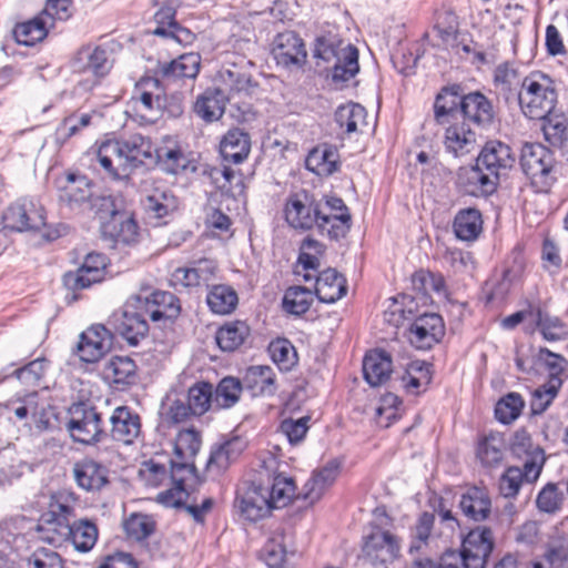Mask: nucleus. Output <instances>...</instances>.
<instances>
[{"mask_svg":"<svg viewBox=\"0 0 568 568\" xmlns=\"http://www.w3.org/2000/svg\"><path fill=\"white\" fill-rule=\"evenodd\" d=\"M366 116L365 108L354 102L339 105L334 113L335 123L347 135L362 132V128L367 125Z\"/></svg>","mask_w":568,"mask_h":568,"instance_id":"42","label":"nucleus"},{"mask_svg":"<svg viewBox=\"0 0 568 568\" xmlns=\"http://www.w3.org/2000/svg\"><path fill=\"white\" fill-rule=\"evenodd\" d=\"M479 165L499 179L506 175L516 162V154L511 148L501 141L490 140L485 143L477 159Z\"/></svg>","mask_w":568,"mask_h":568,"instance_id":"19","label":"nucleus"},{"mask_svg":"<svg viewBox=\"0 0 568 568\" xmlns=\"http://www.w3.org/2000/svg\"><path fill=\"white\" fill-rule=\"evenodd\" d=\"M525 407V400L519 393L510 392L503 396L495 405V417L501 424L515 422Z\"/></svg>","mask_w":568,"mask_h":568,"instance_id":"61","label":"nucleus"},{"mask_svg":"<svg viewBox=\"0 0 568 568\" xmlns=\"http://www.w3.org/2000/svg\"><path fill=\"white\" fill-rule=\"evenodd\" d=\"M32 428L37 433L52 432L59 427L58 413L47 399L37 393V407L31 410Z\"/></svg>","mask_w":568,"mask_h":568,"instance_id":"57","label":"nucleus"},{"mask_svg":"<svg viewBox=\"0 0 568 568\" xmlns=\"http://www.w3.org/2000/svg\"><path fill=\"white\" fill-rule=\"evenodd\" d=\"M112 339V334L105 326L92 325L80 335L77 353L81 361L95 363L111 348Z\"/></svg>","mask_w":568,"mask_h":568,"instance_id":"21","label":"nucleus"},{"mask_svg":"<svg viewBox=\"0 0 568 568\" xmlns=\"http://www.w3.org/2000/svg\"><path fill=\"white\" fill-rule=\"evenodd\" d=\"M460 114L464 120L483 128L490 126L495 120V110L490 100L479 91L463 95Z\"/></svg>","mask_w":568,"mask_h":568,"instance_id":"29","label":"nucleus"},{"mask_svg":"<svg viewBox=\"0 0 568 568\" xmlns=\"http://www.w3.org/2000/svg\"><path fill=\"white\" fill-rule=\"evenodd\" d=\"M70 414L67 428L74 442L91 445L108 436L102 426L101 414L95 407L83 403L74 404Z\"/></svg>","mask_w":568,"mask_h":568,"instance_id":"7","label":"nucleus"},{"mask_svg":"<svg viewBox=\"0 0 568 568\" xmlns=\"http://www.w3.org/2000/svg\"><path fill=\"white\" fill-rule=\"evenodd\" d=\"M515 100L526 118L541 120L544 123L555 114L558 93L550 77L535 72L523 79Z\"/></svg>","mask_w":568,"mask_h":568,"instance_id":"4","label":"nucleus"},{"mask_svg":"<svg viewBox=\"0 0 568 568\" xmlns=\"http://www.w3.org/2000/svg\"><path fill=\"white\" fill-rule=\"evenodd\" d=\"M154 146L150 138L133 133L118 140L102 142L97 160L112 179L128 176L129 171L140 165H153Z\"/></svg>","mask_w":568,"mask_h":568,"instance_id":"2","label":"nucleus"},{"mask_svg":"<svg viewBox=\"0 0 568 568\" xmlns=\"http://www.w3.org/2000/svg\"><path fill=\"white\" fill-rule=\"evenodd\" d=\"M457 182L464 191L473 196H487L493 194L498 185L497 178L476 163L459 169Z\"/></svg>","mask_w":568,"mask_h":568,"instance_id":"24","label":"nucleus"},{"mask_svg":"<svg viewBox=\"0 0 568 568\" xmlns=\"http://www.w3.org/2000/svg\"><path fill=\"white\" fill-rule=\"evenodd\" d=\"M51 26L52 23L41 13L32 20L17 24L13 36L18 43L30 47L43 40Z\"/></svg>","mask_w":568,"mask_h":568,"instance_id":"50","label":"nucleus"},{"mask_svg":"<svg viewBox=\"0 0 568 568\" xmlns=\"http://www.w3.org/2000/svg\"><path fill=\"white\" fill-rule=\"evenodd\" d=\"M462 513L473 521H484L491 514V499L489 493L481 487H469L460 497Z\"/></svg>","mask_w":568,"mask_h":568,"instance_id":"33","label":"nucleus"},{"mask_svg":"<svg viewBox=\"0 0 568 568\" xmlns=\"http://www.w3.org/2000/svg\"><path fill=\"white\" fill-rule=\"evenodd\" d=\"M250 328L244 322H231L220 327L215 339L224 352H233L240 347L248 336Z\"/></svg>","mask_w":568,"mask_h":568,"instance_id":"54","label":"nucleus"},{"mask_svg":"<svg viewBox=\"0 0 568 568\" xmlns=\"http://www.w3.org/2000/svg\"><path fill=\"white\" fill-rule=\"evenodd\" d=\"M494 547L493 530L487 526H478L463 539L459 552L464 556L467 568H486Z\"/></svg>","mask_w":568,"mask_h":568,"instance_id":"15","label":"nucleus"},{"mask_svg":"<svg viewBox=\"0 0 568 568\" xmlns=\"http://www.w3.org/2000/svg\"><path fill=\"white\" fill-rule=\"evenodd\" d=\"M62 530L68 532L67 541H70L74 549L80 552L90 551L97 544L99 536L97 525L89 519H73L70 529L62 528Z\"/></svg>","mask_w":568,"mask_h":568,"instance_id":"44","label":"nucleus"},{"mask_svg":"<svg viewBox=\"0 0 568 568\" xmlns=\"http://www.w3.org/2000/svg\"><path fill=\"white\" fill-rule=\"evenodd\" d=\"M110 436L113 440L131 445L141 434V417L128 406L116 407L111 416Z\"/></svg>","mask_w":568,"mask_h":568,"instance_id":"26","label":"nucleus"},{"mask_svg":"<svg viewBox=\"0 0 568 568\" xmlns=\"http://www.w3.org/2000/svg\"><path fill=\"white\" fill-rule=\"evenodd\" d=\"M346 277L336 268L327 267L322 271V304H332L347 293Z\"/></svg>","mask_w":568,"mask_h":568,"instance_id":"51","label":"nucleus"},{"mask_svg":"<svg viewBox=\"0 0 568 568\" xmlns=\"http://www.w3.org/2000/svg\"><path fill=\"white\" fill-rule=\"evenodd\" d=\"M268 352L272 361L282 372H290L297 364L298 357L295 347L286 338L271 342Z\"/></svg>","mask_w":568,"mask_h":568,"instance_id":"62","label":"nucleus"},{"mask_svg":"<svg viewBox=\"0 0 568 568\" xmlns=\"http://www.w3.org/2000/svg\"><path fill=\"white\" fill-rule=\"evenodd\" d=\"M445 335V324L440 315L424 313L415 317L409 327L408 339L417 349H430Z\"/></svg>","mask_w":568,"mask_h":568,"instance_id":"16","label":"nucleus"},{"mask_svg":"<svg viewBox=\"0 0 568 568\" xmlns=\"http://www.w3.org/2000/svg\"><path fill=\"white\" fill-rule=\"evenodd\" d=\"M539 477H528L527 469L523 466V468L518 466H509L506 468L504 474L499 478V493L505 498H515L523 486L524 483L532 484Z\"/></svg>","mask_w":568,"mask_h":568,"instance_id":"53","label":"nucleus"},{"mask_svg":"<svg viewBox=\"0 0 568 568\" xmlns=\"http://www.w3.org/2000/svg\"><path fill=\"white\" fill-rule=\"evenodd\" d=\"M358 49L338 34L322 29V61L326 68L325 81L334 90H343L361 70Z\"/></svg>","mask_w":568,"mask_h":568,"instance_id":"3","label":"nucleus"},{"mask_svg":"<svg viewBox=\"0 0 568 568\" xmlns=\"http://www.w3.org/2000/svg\"><path fill=\"white\" fill-rule=\"evenodd\" d=\"M277 459L268 455L257 470L258 484H253L242 495H237L235 505L241 515L250 521L265 518L273 509L285 507L294 494L292 478L277 471Z\"/></svg>","mask_w":568,"mask_h":568,"instance_id":"1","label":"nucleus"},{"mask_svg":"<svg viewBox=\"0 0 568 568\" xmlns=\"http://www.w3.org/2000/svg\"><path fill=\"white\" fill-rule=\"evenodd\" d=\"M134 296L140 300L142 304L140 307H143V311L153 322L172 320L180 313L179 301L174 294L170 292L154 291L150 294L148 292H141Z\"/></svg>","mask_w":568,"mask_h":568,"instance_id":"25","label":"nucleus"},{"mask_svg":"<svg viewBox=\"0 0 568 568\" xmlns=\"http://www.w3.org/2000/svg\"><path fill=\"white\" fill-rule=\"evenodd\" d=\"M151 2L156 8L153 16L156 27L152 30V34L162 38L169 43L180 45L192 44L195 40V34L175 20L176 9L180 7L181 1L151 0Z\"/></svg>","mask_w":568,"mask_h":568,"instance_id":"6","label":"nucleus"},{"mask_svg":"<svg viewBox=\"0 0 568 568\" xmlns=\"http://www.w3.org/2000/svg\"><path fill=\"white\" fill-rule=\"evenodd\" d=\"M443 143L447 153L460 158L475 150L477 138L469 125L463 121L446 128Z\"/></svg>","mask_w":568,"mask_h":568,"instance_id":"30","label":"nucleus"},{"mask_svg":"<svg viewBox=\"0 0 568 568\" xmlns=\"http://www.w3.org/2000/svg\"><path fill=\"white\" fill-rule=\"evenodd\" d=\"M124 530L129 538L141 541L154 532L155 521L149 515L132 514L124 521Z\"/></svg>","mask_w":568,"mask_h":568,"instance_id":"64","label":"nucleus"},{"mask_svg":"<svg viewBox=\"0 0 568 568\" xmlns=\"http://www.w3.org/2000/svg\"><path fill=\"white\" fill-rule=\"evenodd\" d=\"M201 65L199 53L190 52L181 54L178 59L169 63H163L160 68L162 77L168 81L179 79H195Z\"/></svg>","mask_w":568,"mask_h":568,"instance_id":"38","label":"nucleus"},{"mask_svg":"<svg viewBox=\"0 0 568 568\" xmlns=\"http://www.w3.org/2000/svg\"><path fill=\"white\" fill-rule=\"evenodd\" d=\"M224 110L225 97L220 90L204 92L194 104L196 115L207 123L220 120Z\"/></svg>","mask_w":568,"mask_h":568,"instance_id":"48","label":"nucleus"},{"mask_svg":"<svg viewBox=\"0 0 568 568\" xmlns=\"http://www.w3.org/2000/svg\"><path fill=\"white\" fill-rule=\"evenodd\" d=\"M463 95L459 93V87H445L436 95L434 102V116L438 124H444L449 119H456L462 112Z\"/></svg>","mask_w":568,"mask_h":568,"instance_id":"37","label":"nucleus"},{"mask_svg":"<svg viewBox=\"0 0 568 568\" xmlns=\"http://www.w3.org/2000/svg\"><path fill=\"white\" fill-rule=\"evenodd\" d=\"M317 242L311 237L303 241L298 255V265L306 272L303 276L305 281L314 278L313 288L304 286H292L286 290L283 298V306L286 312L295 315L304 314L308 311L314 296L318 295L320 273L317 272L316 256L306 252V250L316 246Z\"/></svg>","mask_w":568,"mask_h":568,"instance_id":"5","label":"nucleus"},{"mask_svg":"<svg viewBox=\"0 0 568 568\" xmlns=\"http://www.w3.org/2000/svg\"><path fill=\"white\" fill-rule=\"evenodd\" d=\"M201 446L202 438L200 432L194 428L182 429L175 438L174 457L194 460Z\"/></svg>","mask_w":568,"mask_h":568,"instance_id":"63","label":"nucleus"},{"mask_svg":"<svg viewBox=\"0 0 568 568\" xmlns=\"http://www.w3.org/2000/svg\"><path fill=\"white\" fill-rule=\"evenodd\" d=\"M44 207L32 199H21L3 213L4 229L17 232L40 231L44 226Z\"/></svg>","mask_w":568,"mask_h":568,"instance_id":"11","label":"nucleus"},{"mask_svg":"<svg viewBox=\"0 0 568 568\" xmlns=\"http://www.w3.org/2000/svg\"><path fill=\"white\" fill-rule=\"evenodd\" d=\"M398 538L387 530L376 528L364 538L362 551L372 562H387L397 557L399 552Z\"/></svg>","mask_w":568,"mask_h":568,"instance_id":"23","label":"nucleus"},{"mask_svg":"<svg viewBox=\"0 0 568 568\" xmlns=\"http://www.w3.org/2000/svg\"><path fill=\"white\" fill-rule=\"evenodd\" d=\"M108 232L115 243L131 245L138 241V224L132 217L113 213L112 220L106 225Z\"/></svg>","mask_w":568,"mask_h":568,"instance_id":"59","label":"nucleus"},{"mask_svg":"<svg viewBox=\"0 0 568 568\" xmlns=\"http://www.w3.org/2000/svg\"><path fill=\"white\" fill-rule=\"evenodd\" d=\"M243 386L252 396H272L276 393L275 373L266 365L250 366L243 377Z\"/></svg>","mask_w":568,"mask_h":568,"instance_id":"34","label":"nucleus"},{"mask_svg":"<svg viewBox=\"0 0 568 568\" xmlns=\"http://www.w3.org/2000/svg\"><path fill=\"white\" fill-rule=\"evenodd\" d=\"M521 75L515 62L505 61L499 63L494 70V84L505 94L506 100L516 99V94L521 89Z\"/></svg>","mask_w":568,"mask_h":568,"instance_id":"46","label":"nucleus"},{"mask_svg":"<svg viewBox=\"0 0 568 568\" xmlns=\"http://www.w3.org/2000/svg\"><path fill=\"white\" fill-rule=\"evenodd\" d=\"M134 99L136 110L152 120L161 114L166 95L159 79L146 77L138 82Z\"/></svg>","mask_w":568,"mask_h":568,"instance_id":"22","label":"nucleus"},{"mask_svg":"<svg viewBox=\"0 0 568 568\" xmlns=\"http://www.w3.org/2000/svg\"><path fill=\"white\" fill-rule=\"evenodd\" d=\"M285 221L296 230H311L320 216V204L306 190L288 195L284 206Z\"/></svg>","mask_w":568,"mask_h":568,"instance_id":"12","label":"nucleus"},{"mask_svg":"<svg viewBox=\"0 0 568 568\" xmlns=\"http://www.w3.org/2000/svg\"><path fill=\"white\" fill-rule=\"evenodd\" d=\"M555 158L552 152L540 143H525L521 148L519 164L531 184L539 190L550 186V173Z\"/></svg>","mask_w":568,"mask_h":568,"instance_id":"8","label":"nucleus"},{"mask_svg":"<svg viewBox=\"0 0 568 568\" xmlns=\"http://www.w3.org/2000/svg\"><path fill=\"white\" fill-rule=\"evenodd\" d=\"M506 447L504 435L491 432L478 440L476 456L483 467L496 468L504 462Z\"/></svg>","mask_w":568,"mask_h":568,"instance_id":"35","label":"nucleus"},{"mask_svg":"<svg viewBox=\"0 0 568 568\" xmlns=\"http://www.w3.org/2000/svg\"><path fill=\"white\" fill-rule=\"evenodd\" d=\"M189 409L193 416H202L214 408L213 385L207 382H197L187 390Z\"/></svg>","mask_w":568,"mask_h":568,"instance_id":"58","label":"nucleus"},{"mask_svg":"<svg viewBox=\"0 0 568 568\" xmlns=\"http://www.w3.org/2000/svg\"><path fill=\"white\" fill-rule=\"evenodd\" d=\"M536 326L546 341L556 342L568 338L565 323L557 316H551L541 308L535 311Z\"/></svg>","mask_w":568,"mask_h":568,"instance_id":"60","label":"nucleus"},{"mask_svg":"<svg viewBox=\"0 0 568 568\" xmlns=\"http://www.w3.org/2000/svg\"><path fill=\"white\" fill-rule=\"evenodd\" d=\"M187 158L181 148L173 141L154 148L153 164L159 165L163 171L178 174L187 166Z\"/></svg>","mask_w":568,"mask_h":568,"instance_id":"43","label":"nucleus"},{"mask_svg":"<svg viewBox=\"0 0 568 568\" xmlns=\"http://www.w3.org/2000/svg\"><path fill=\"white\" fill-rule=\"evenodd\" d=\"M457 239L466 242L475 241L483 231V217L475 207L463 209L457 212L453 223Z\"/></svg>","mask_w":568,"mask_h":568,"instance_id":"41","label":"nucleus"},{"mask_svg":"<svg viewBox=\"0 0 568 568\" xmlns=\"http://www.w3.org/2000/svg\"><path fill=\"white\" fill-rule=\"evenodd\" d=\"M217 273V262L203 257L193 261L186 267L176 268L172 274V278L184 287L205 286L210 288L212 286L211 283L216 280Z\"/></svg>","mask_w":568,"mask_h":568,"instance_id":"20","label":"nucleus"},{"mask_svg":"<svg viewBox=\"0 0 568 568\" xmlns=\"http://www.w3.org/2000/svg\"><path fill=\"white\" fill-rule=\"evenodd\" d=\"M103 376L115 389L123 390L138 383V366L129 356H112L104 365Z\"/></svg>","mask_w":568,"mask_h":568,"instance_id":"28","label":"nucleus"},{"mask_svg":"<svg viewBox=\"0 0 568 568\" xmlns=\"http://www.w3.org/2000/svg\"><path fill=\"white\" fill-rule=\"evenodd\" d=\"M246 448L245 440L240 436H233L211 447L206 462V470L214 475L225 471L232 463L237 460Z\"/></svg>","mask_w":568,"mask_h":568,"instance_id":"27","label":"nucleus"},{"mask_svg":"<svg viewBox=\"0 0 568 568\" xmlns=\"http://www.w3.org/2000/svg\"><path fill=\"white\" fill-rule=\"evenodd\" d=\"M74 518L72 506L59 500L51 503L49 510L42 514L38 525L41 538L54 546L63 545L68 540V532L62 528L70 529Z\"/></svg>","mask_w":568,"mask_h":568,"instance_id":"10","label":"nucleus"},{"mask_svg":"<svg viewBox=\"0 0 568 568\" xmlns=\"http://www.w3.org/2000/svg\"><path fill=\"white\" fill-rule=\"evenodd\" d=\"M239 303L236 291L226 284L212 285L206 294V304L214 314L226 315L232 313Z\"/></svg>","mask_w":568,"mask_h":568,"instance_id":"47","label":"nucleus"},{"mask_svg":"<svg viewBox=\"0 0 568 568\" xmlns=\"http://www.w3.org/2000/svg\"><path fill=\"white\" fill-rule=\"evenodd\" d=\"M272 54L276 64L290 72L303 70L307 51L303 39L293 31L278 33L273 42Z\"/></svg>","mask_w":568,"mask_h":568,"instance_id":"13","label":"nucleus"},{"mask_svg":"<svg viewBox=\"0 0 568 568\" xmlns=\"http://www.w3.org/2000/svg\"><path fill=\"white\" fill-rule=\"evenodd\" d=\"M142 205L149 217L161 220L178 209V201L168 189H153L142 200Z\"/></svg>","mask_w":568,"mask_h":568,"instance_id":"40","label":"nucleus"},{"mask_svg":"<svg viewBox=\"0 0 568 568\" xmlns=\"http://www.w3.org/2000/svg\"><path fill=\"white\" fill-rule=\"evenodd\" d=\"M510 453L513 457L524 462L528 477L540 476L546 462L545 452L539 445L534 444L526 429L515 432L510 443Z\"/></svg>","mask_w":568,"mask_h":568,"instance_id":"18","label":"nucleus"},{"mask_svg":"<svg viewBox=\"0 0 568 568\" xmlns=\"http://www.w3.org/2000/svg\"><path fill=\"white\" fill-rule=\"evenodd\" d=\"M142 304L138 297L132 295L125 303L120 317L114 316L116 332L128 341L130 345H138L149 332V315L140 307Z\"/></svg>","mask_w":568,"mask_h":568,"instance_id":"14","label":"nucleus"},{"mask_svg":"<svg viewBox=\"0 0 568 568\" xmlns=\"http://www.w3.org/2000/svg\"><path fill=\"white\" fill-rule=\"evenodd\" d=\"M111 51L103 45H84L78 50L71 61L74 72L91 73L95 80L81 81L78 89L91 90L98 84V79L105 77L112 69Z\"/></svg>","mask_w":568,"mask_h":568,"instance_id":"9","label":"nucleus"},{"mask_svg":"<svg viewBox=\"0 0 568 568\" xmlns=\"http://www.w3.org/2000/svg\"><path fill=\"white\" fill-rule=\"evenodd\" d=\"M541 129L546 141L568 160V115L564 113L550 115L542 123Z\"/></svg>","mask_w":568,"mask_h":568,"instance_id":"45","label":"nucleus"},{"mask_svg":"<svg viewBox=\"0 0 568 568\" xmlns=\"http://www.w3.org/2000/svg\"><path fill=\"white\" fill-rule=\"evenodd\" d=\"M91 197V191L87 179L69 174L67 184L61 189L60 200L70 209H74Z\"/></svg>","mask_w":568,"mask_h":568,"instance_id":"55","label":"nucleus"},{"mask_svg":"<svg viewBox=\"0 0 568 568\" xmlns=\"http://www.w3.org/2000/svg\"><path fill=\"white\" fill-rule=\"evenodd\" d=\"M106 257L100 253H89L82 265L63 275V285L69 291H80L104 278Z\"/></svg>","mask_w":568,"mask_h":568,"instance_id":"17","label":"nucleus"},{"mask_svg":"<svg viewBox=\"0 0 568 568\" xmlns=\"http://www.w3.org/2000/svg\"><path fill=\"white\" fill-rule=\"evenodd\" d=\"M109 470L102 464L83 458L73 466V476L79 487L87 491H98L108 483Z\"/></svg>","mask_w":568,"mask_h":568,"instance_id":"31","label":"nucleus"},{"mask_svg":"<svg viewBox=\"0 0 568 568\" xmlns=\"http://www.w3.org/2000/svg\"><path fill=\"white\" fill-rule=\"evenodd\" d=\"M29 525L30 521L26 517H16L4 520L0 529L1 540L13 551H20L26 546V529Z\"/></svg>","mask_w":568,"mask_h":568,"instance_id":"56","label":"nucleus"},{"mask_svg":"<svg viewBox=\"0 0 568 568\" xmlns=\"http://www.w3.org/2000/svg\"><path fill=\"white\" fill-rule=\"evenodd\" d=\"M36 407L37 392H32L24 395L23 397H18L6 403H0V418H6L10 422H24V425H28L30 413Z\"/></svg>","mask_w":568,"mask_h":568,"instance_id":"49","label":"nucleus"},{"mask_svg":"<svg viewBox=\"0 0 568 568\" xmlns=\"http://www.w3.org/2000/svg\"><path fill=\"white\" fill-rule=\"evenodd\" d=\"M537 358L540 363L549 372L548 375V389L545 393H548V397H557L560 388L564 385V379L561 375L566 371L568 366V359L561 354H557L548 349L547 347H540L538 351Z\"/></svg>","mask_w":568,"mask_h":568,"instance_id":"36","label":"nucleus"},{"mask_svg":"<svg viewBox=\"0 0 568 568\" xmlns=\"http://www.w3.org/2000/svg\"><path fill=\"white\" fill-rule=\"evenodd\" d=\"M250 150V135L240 129L229 130L220 143L221 155L225 161L233 163L243 162L248 156Z\"/></svg>","mask_w":568,"mask_h":568,"instance_id":"39","label":"nucleus"},{"mask_svg":"<svg viewBox=\"0 0 568 568\" xmlns=\"http://www.w3.org/2000/svg\"><path fill=\"white\" fill-rule=\"evenodd\" d=\"M244 389L243 383L232 376L222 378L213 388L214 408L224 409L233 407Z\"/></svg>","mask_w":568,"mask_h":568,"instance_id":"52","label":"nucleus"},{"mask_svg":"<svg viewBox=\"0 0 568 568\" xmlns=\"http://www.w3.org/2000/svg\"><path fill=\"white\" fill-rule=\"evenodd\" d=\"M392 371V357L384 349H372L363 358L364 379L372 387L385 384Z\"/></svg>","mask_w":568,"mask_h":568,"instance_id":"32","label":"nucleus"}]
</instances>
